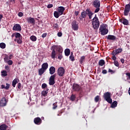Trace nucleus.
Here are the masks:
<instances>
[{
    "mask_svg": "<svg viewBox=\"0 0 130 130\" xmlns=\"http://www.w3.org/2000/svg\"><path fill=\"white\" fill-rule=\"evenodd\" d=\"M94 15V13L92 12V11L90 10V9L87 8L85 11L84 10L81 14V17L83 19H85V18H87V16H88L89 19L91 20L92 18H93V15Z\"/></svg>",
    "mask_w": 130,
    "mask_h": 130,
    "instance_id": "obj_1",
    "label": "nucleus"
},
{
    "mask_svg": "<svg viewBox=\"0 0 130 130\" xmlns=\"http://www.w3.org/2000/svg\"><path fill=\"white\" fill-rule=\"evenodd\" d=\"M66 9L63 7H59L57 8V11L54 12V16L55 18L57 19L59 17V16H61V15H63V12H64Z\"/></svg>",
    "mask_w": 130,
    "mask_h": 130,
    "instance_id": "obj_2",
    "label": "nucleus"
},
{
    "mask_svg": "<svg viewBox=\"0 0 130 130\" xmlns=\"http://www.w3.org/2000/svg\"><path fill=\"white\" fill-rule=\"evenodd\" d=\"M91 23L93 29H97L99 28V26H100V22L99 21V19L97 17V15H95L94 17L92 19Z\"/></svg>",
    "mask_w": 130,
    "mask_h": 130,
    "instance_id": "obj_3",
    "label": "nucleus"
},
{
    "mask_svg": "<svg viewBox=\"0 0 130 130\" xmlns=\"http://www.w3.org/2000/svg\"><path fill=\"white\" fill-rule=\"evenodd\" d=\"M100 32H101V35H106V34L108 33L107 25L104 24L101 25L100 27Z\"/></svg>",
    "mask_w": 130,
    "mask_h": 130,
    "instance_id": "obj_4",
    "label": "nucleus"
},
{
    "mask_svg": "<svg viewBox=\"0 0 130 130\" xmlns=\"http://www.w3.org/2000/svg\"><path fill=\"white\" fill-rule=\"evenodd\" d=\"M104 98L106 102L111 104L112 103V99H111V93L107 92L104 94Z\"/></svg>",
    "mask_w": 130,
    "mask_h": 130,
    "instance_id": "obj_5",
    "label": "nucleus"
},
{
    "mask_svg": "<svg viewBox=\"0 0 130 130\" xmlns=\"http://www.w3.org/2000/svg\"><path fill=\"white\" fill-rule=\"evenodd\" d=\"M66 74V70L63 67H60L57 70V75L59 77H63Z\"/></svg>",
    "mask_w": 130,
    "mask_h": 130,
    "instance_id": "obj_6",
    "label": "nucleus"
},
{
    "mask_svg": "<svg viewBox=\"0 0 130 130\" xmlns=\"http://www.w3.org/2000/svg\"><path fill=\"white\" fill-rule=\"evenodd\" d=\"M22 36H21V34L18 35V37H17L15 39L14 41L17 42L18 44H22L23 41H22Z\"/></svg>",
    "mask_w": 130,
    "mask_h": 130,
    "instance_id": "obj_7",
    "label": "nucleus"
},
{
    "mask_svg": "<svg viewBox=\"0 0 130 130\" xmlns=\"http://www.w3.org/2000/svg\"><path fill=\"white\" fill-rule=\"evenodd\" d=\"M129 11H130V5H126L125 6V8L124 10V15L128 16V14H129Z\"/></svg>",
    "mask_w": 130,
    "mask_h": 130,
    "instance_id": "obj_8",
    "label": "nucleus"
},
{
    "mask_svg": "<svg viewBox=\"0 0 130 130\" xmlns=\"http://www.w3.org/2000/svg\"><path fill=\"white\" fill-rule=\"evenodd\" d=\"M54 80H55V74L51 76L49 79V84L50 86H53L54 84H55V81H54Z\"/></svg>",
    "mask_w": 130,
    "mask_h": 130,
    "instance_id": "obj_9",
    "label": "nucleus"
},
{
    "mask_svg": "<svg viewBox=\"0 0 130 130\" xmlns=\"http://www.w3.org/2000/svg\"><path fill=\"white\" fill-rule=\"evenodd\" d=\"M72 29L74 30V31H77L79 29V24L77 23V21H74L72 23Z\"/></svg>",
    "mask_w": 130,
    "mask_h": 130,
    "instance_id": "obj_10",
    "label": "nucleus"
},
{
    "mask_svg": "<svg viewBox=\"0 0 130 130\" xmlns=\"http://www.w3.org/2000/svg\"><path fill=\"white\" fill-rule=\"evenodd\" d=\"M27 22L28 24H31V25H35V19L34 18L29 17L26 18Z\"/></svg>",
    "mask_w": 130,
    "mask_h": 130,
    "instance_id": "obj_11",
    "label": "nucleus"
},
{
    "mask_svg": "<svg viewBox=\"0 0 130 130\" xmlns=\"http://www.w3.org/2000/svg\"><path fill=\"white\" fill-rule=\"evenodd\" d=\"M13 31H21L22 30V28L21 27V25L19 24H16L14 25L13 27Z\"/></svg>",
    "mask_w": 130,
    "mask_h": 130,
    "instance_id": "obj_12",
    "label": "nucleus"
},
{
    "mask_svg": "<svg viewBox=\"0 0 130 130\" xmlns=\"http://www.w3.org/2000/svg\"><path fill=\"white\" fill-rule=\"evenodd\" d=\"M7 100L6 98H3L0 101V106L4 107L7 105Z\"/></svg>",
    "mask_w": 130,
    "mask_h": 130,
    "instance_id": "obj_13",
    "label": "nucleus"
},
{
    "mask_svg": "<svg viewBox=\"0 0 130 130\" xmlns=\"http://www.w3.org/2000/svg\"><path fill=\"white\" fill-rule=\"evenodd\" d=\"M73 89L74 91H80L81 90V86L79 84H74L72 86Z\"/></svg>",
    "mask_w": 130,
    "mask_h": 130,
    "instance_id": "obj_14",
    "label": "nucleus"
},
{
    "mask_svg": "<svg viewBox=\"0 0 130 130\" xmlns=\"http://www.w3.org/2000/svg\"><path fill=\"white\" fill-rule=\"evenodd\" d=\"M93 5L94 8H100V1L95 0L93 2Z\"/></svg>",
    "mask_w": 130,
    "mask_h": 130,
    "instance_id": "obj_15",
    "label": "nucleus"
},
{
    "mask_svg": "<svg viewBox=\"0 0 130 130\" xmlns=\"http://www.w3.org/2000/svg\"><path fill=\"white\" fill-rule=\"evenodd\" d=\"M122 52V49L118 48L116 49L115 51H113L112 53V54L117 55V54H118L119 53H120Z\"/></svg>",
    "mask_w": 130,
    "mask_h": 130,
    "instance_id": "obj_16",
    "label": "nucleus"
},
{
    "mask_svg": "<svg viewBox=\"0 0 130 130\" xmlns=\"http://www.w3.org/2000/svg\"><path fill=\"white\" fill-rule=\"evenodd\" d=\"M34 122L36 124H41V122H42V120L39 117H37L34 119Z\"/></svg>",
    "mask_w": 130,
    "mask_h": 130,
    "instance_id": "obj_17",
    "label": "nucleus"
},
{
    "mask_svg": "<svg viewBox=\"0 0 130 130\" xmlns=\"http://www.w3.org/2000/svg\"><path fill=\"white\" fill-rule=\"evenodd\" d=\"M120 22H121V23H122L123 25H128V20L125 18L120 19Z\"/></svg>",
    "mask_w": 130,
    "mask_h": 130,
    "instance_id": "obj_18",
    "label": "nucleus"
},
{
    "mask_svg": "<svg viewBox=\"0 0 130 130\" xmlns=\"http://www.w3.org/2000/svg\"><path fill=\"white\" fill-rule=\"evenodd\" d=\"M4 61L6 63H8L9 66H12L13 64V61L12 60H8V57L4 58Z\"/></svg>",
    "mask_w": 130,
    "mask_h": 130,
    "instance_id": "obj_19",
    "label": "nucleus"
},
{
    "mask_svg": "<svg viewBox=\"0 0 130 130\" xmlns=\"http://www.w3.org/2000/svg\"><path fill=\"white\" fill-rule=\"evenodd\" d=\"M50 75H53L55 73V68L54 67H51L49 69Z\"/></svg>",
    "mask_w": 130,
    "mask_h": 130,
    "instance_id": "obj_20",
    "label": "nucleus"
},
{
    "mask_svg": "<svg viewBox=\"0 0 130 130\" xmlns=\"http://www.w3.org/2000/svg\"><path fill=\"white\" fill-rule=\"evenodd\" d=\"M56 50L57 52H58V53H62V48L61 47H60V46H56Z\"/></svg>",
    "mask_w": 130,
    "mask_h": 130,
    "instance_id": "obj_21",
    "label": "nucleus"
},
{
    "mask_svg": "<svg viewBox=\"0 0 130 130\" xmlns=\"http://www.w3.org/2000/svg\"><path fill=\"white\" fill-rule=\"evenodd\" d=\"M42 68L46 71L47 69H48V63L47 62H45L42 64Z\"/></svg>",
    "mask_w": 130,
    "mask_h": 130,
    "instance_id": "obj_22",
    "label": "nucleus"
},
{
    "mask_svg": "<svg viewBox=\"0 0 130 130\" xmlns=\"http://www.w3.org/2000/svg\"><path fill=\"white\" fill-rule=\"evenodd\" d=\"M46 70H44L43 68H41L39 70V75L40 76H42L44 73H45Z\"/></svg>",
    "mask_w": 130,
    "mask_h": 130,
    "instance_id": "obj_23",
    "label": "nucleus"
},
{
    "mask_svg": "<svg viewBox=\"0 0 130 130\" xmlns=\"http://www.w3.org/2000/svg\"><path fill=\"white\" fill-rule=\"evenodd\" d=\"M107 39L109 40L114 41L115 39H116V37L113 35H109L108 36Z\"/></svg>",
    "mask_w": 130,
    "mask_h": 130,
    "instance_id": "obj_24",
    "label": "nucleus"
},
{
    "mask_svg": "<svg viewBox=\"0 0 130 130\" xmlns=\"http://www.w3.org/2000/svg\"><path fill=\"white\" fill-rule=\"evenodd\" d=\"M48 88L46 89V90H43L42 91V96H44V97H46V96H47V94H48Z\"/></svg>",
    "mask_w": 130,
    "mask_h": 130,
    "instance_id": "obj_25",
    "label": "nucleus"
},
{
    "mask_svg": "<svg viewBox=\"0 0 130 130\" xmlns=\"http://www.w3.org/2000/svg\"><path fill=\"white\" fill-rule=\"evenodd\" d=\"M18 81H19V79L15 78L13 81H12V86L15 88L16 87V85H17L18 83Z\"/></svg>",
    "mask_w": 130,
    "mask_h": 130,
    "instance_id": "obj_26",
    "label": "nucleus"
},
{
    "mask_svg": "<svg viewBox=\"0 0 130 130\" xmlns=\"http://www.w3.org/2000/svg\"><path fill=\"white\" fill-rule=\"evenodd\" d=\"M64 53H65V55L66 56H69V55H70V54H71V50H70V49H65Z\"/></svg>",
    "mask_w": 130,
    "mask_h": 130,
    "instance_id": "obj_27",
    "label": "nucleus"
},
{
    "mask_svg": "<svg viewBox=\"0 0 130 130\" xmlns=\"http://www.w3.org/2000/svg\"><path fill=\"white\" fill-rule=\"evenodd\" d=\"M7 128H8V126L5 124L0 125V130H6Z\"/></svg>",
    "mask_w": 130,
    "mask_h": 130,
    "instance_id": "obj_28",
    "label": "nucleus"
},
{
    "mask_svg": "<svg viewBox=\"0 0 130 130\" xmlns=\"http://www.w3.org/2000/svg\"><path fill=\"white\" fill-rule=\"evenodd\" d=\"M116 106H117V102L115 101L112 103L111 107V108H115Z\"/></svg>",
    "mask_w": 130,
    "mask_h": 130,
    "instance_id": "obj_29",
    "label": "nucleus"
},
{
    "mask_svg": "<svg viewBox=\"0 0 130 130\" xmlns=\"http://www.w3.org/2000/svg\"><path fill=\"white\" fill-rule=\"evenodd\" d=\"M1 74L2 77H7V76H8V72H7L6 70L2 71Z\"/></svg>",
    "mask_w": 130,
    "mask_h": 130,
    "instance_id": "obj_30",
    "label": "nucleus"
},
{
    "mask_svg": "<svg viewBox=\"0 0 130 130\" xmlns=\"http://www.w3.org/2000/svg\"><path fill=\"white\" fill-rule=\"evenodd\" d=\"M56 53H55V49H53L52 53H51V57L52 58H53L54 59V58H55V55H56Z\"/></svg>",
    "mask_w": 130,
    "mask_h": 130,
    "instance_id": "obj_31",
    "label": "nucleus"
},
{
    "mask_svg": "<svg viewBox=\"0 0 130 130\" xmlns=\"http://www.w3.org/2000/svg\"><path fill=\"white\" fill-rule=\"evenodd\" d=\"M99 64L101 67H103V66L105 64V61H104V60L103 59L100 60L99 62Z\"/></svg>",
    "mask_w": 130,
    "mask_h": 130,
    "instance_id": "obj_32",
    "label": "nucleus"
},
{
    "mask_svg": "<svg viewBox=\"0 0 130 130\" xmlns=\"http://www.w3.org/2000/svg\"><path fill=\"white\" fill-rule=\"evenodd\" d=\"M30 39L31 40V41L35 42L36 40H37V38L35 36H31L30 37Z\"/></svg>",
    "mask_w": 130,
    "mask_h": 130,
    "instance_id": "obj_33",
    "label": "nucleus"
},
{
    "mask_svg": "<svg viewBox=\"0 0 130 130\" xmlns=\"http://www.w3.org/2000/svg\"><path fill=\"white\" fill-rule=\"evenodd\" d=\"M19 34H20V33H19V32L13 33L11 37H12V38H14V37H15V38H17V37H18Z\"/></svg>",
    "mask_w": 130,
    "mask_h": 130,
    "instance_id": "obj_34",
    "label": "nucleus"
},
{
    "mask_svg": "<svg viewBox=\"0 0 130 130\" xmlns=\"http://www.w3.org/2000/svg\"><path fill=\"white\" fill-rule=\"evenodd\" d=\"M70 59L71 61H74V60H75V57H74V54L73 52H71V55L70 56Z\"/></svg>",
    "mask_w": 130,
    "mask_h": 130,
    "instance_id": "obj_35",
    "label": "nucleus"
},
{
    "mask_svg": "<svg viewBox=\"0 0 130 130\" xmlns=\"http://www.w3.org/2000/svg\"><path fill=\"white\" fill-rule=\"evenodd\" d=\"M6 57H7V60H10L9 59H12V57H13V55L10 54L9 56H8V55H5L4 58H6Z\"/></svg>",
    "mask_w": 130,
    "mask_h": 130,
    "instance_id": "obj_36",
    "label": "nucleus"
},
{
    "mask_svg": "<svg viewBox=\"0 0 130 130\" xmlns=\"http://www.w3.org/2000/svg\"><path fill=\"white\" fill-rule=\"evenodd\" d=\"M0 47L2 49H5V48H6V44H5V43H0Z\"/></svg>",
    "mask_w": 130,
    "mask_h": 130,
    "instance_id": "obj_37",
    "label": "nucleus"
},
{
    "mask_svg": "<svg viewBox=\"0 0 130 130\" xmlns=\"http://www.w3.org/2000/svg\"><path fill=\"white\" fill-rule=\"evenodd\" d=\"M75 99H76V95L74 94L71 95L70 97V100L71 101H75Z\"/></svg>",
    "mask_w": 130,
    "mask_h": 130,
    "instance_id": "obj_38",
    "label": "nucleus"
},
{
    "mask_svg": "<svg viewBox=\"0 0 130 130\" xmlns=\"http://www.w3.org/2000/svg\"><path fill=\"white\" fill-rule=\"evenodd\" d=\"M53 109H56L57 107V102H56L53 104Z\"/></svg>",
    "mask_w": 130,
    "mask_h": 130,
    "instance_id": "obj_39",
    "label": "nucleus"
},
{
    "mask_svg": "<svg viewBox=\"0 0 130 130\" xmlns=\"http://www.w3.org/2000/svg\"><path fill=\"white\" fill-rule=\"evenodd\" d=\"M99 99H100V96H99V95H97V96L94 98L95 102H98V101H99Z\"/></svg>",
    "mask_w": 130,
    "mask_h": 130,
    "instance_id": "obj_40",
    "label": "nucleus"
},
{
    "mask_svg": "<svg viewBox=\"0 0 130 130\" xmlns=\"http://www.w3.org/2000/svg\"><path fill=\"white\" fill-rule=\"evenodd\" d=\"M112 59H113V60H114V61H116V56H115L116 55H114V54H112Z\"/></svg>",
    "mask_w": 130,
    "mask_h": 130,
    "instance_id": "obj_41",
    "label": "nucleus"
},
{
    "mask_svg": "<svg viewBox=\"0 0 130 130\" xmlns=\"http://www.w3.org/2000/svg\"><path fill=\"white\" fill-rule=\"evenodd\" d=\"M126 77H127V80H130V73H126L125 74Z\"/></svg>",
    "mask_w": 130,
    "mask_h": 130,
    "instance_id": "obj_42",
    "label": "nucleus"
},
{
    "mask_svg": "<svg viewBox=\"0 0 130 130\" xmlns=\"http://www.w3.org/2000/svg\"><path fill=\"white\" fill-rule=\"evenodd\" d=\"M47 84H46V83H43L42 85V88L43 89H45V88H47Z\"/></svg>",
    "mask_w": 130,
    "mask_h": 130,
    "instance_id": "obj_43",
    "label": "nucleus"
},
{
    "mask_svg": "<svg viewBox=\"0 0 130 130\" xmlns=\"http://www.w3.org/2000/svg\"><path fill=\"white\" fill-rule=\"evenodd\" d=\"M114 64L116 67H119V64L118 63V61H117L116 60L114 61Z\"/></svg>",
    "mask_w": 130,
    "mask_h": 130,
    "instance_id": "obj_44",
    "label": "nucleus"
},
{
    "mask_svg": "<svg viewBox=\"0 0 130 130\" xmlns=\"http://www.w3.org/2000/svg\"><path fill=\"white\" fill-rule=\"evenodd\" d=\"M84 59H85V56H83L81 57V59H80L81 63H82V62L84 61Z\"/></svg>",
    "mask_w": 130,
    "mask_h": 130,
    "instance_id": "obj_45",
    "label": "nucleus"
},
{
    "mask_svg": "<svg viewBox=\"0 0 130 130\" xmlns=\"http://www.w3.org/2000/svg\"><path fill=\"white\" fill-rule=\"evenodd\" d=\"M96 9L94 11V13H98L100 11V7H95Z\"/></svg>",
    "mask_w": 130,
    "mask_h": 130,
    "instance_id": "obj_46",
    "label": "nucleus"
},
{
    "mask_svg": "<svg viewBox=\"0 0 130 130\" xmlns=\"http://www.w3.org/2000/svg\"><path fill=\"white\" fill-rule=\"evenodd\" d=\"M53 28H55V29H57L58 28V25L56 23H55L53 25Z\"/></svg>",
    "mask_w": 130,
    "mask_h": 130,
    "instance_id": "obj_47",
    "label": "nucleus"
},
{
    "mask_svg": "<svg viewBox=\"0 0 130 130\" xmlns=\"http://www.w3.org/2000/svg\"><path fill=\"white\" fill-rule=\"evenodd\" d=\"M52 7H53V5H52V4H48L47 6L48 9H51V8H52Z\"/></svg>",
    "mask_w": 130,
    "mask_h": 130,
    "instance_id": "obj_48",
    "label": "nucleus"
},
{
    "mask_svg": "<svg viewBox=\"0 0 130 130\" xmlns=\"http://www.w3.org/2000/svg\"><path fill=\"white\" fill-rule=\"evenodd\" d=\"M46 36H47V33H44L42 35V38H45Z\"/></svg>",
    "mask_w": 130,
    "mask_h": 130,
    "instance_id": "obj_49",
    "label": "nucleus"
},
{
    "mask_svg": "<svg viewBox=\"0 0 130 130\" xmlns=\"http://www.w3.org/2000/svg\"><path fill=\"white\" fill-rule=\"evenodd\" d=\"M9 88H10V84L7 83L6 84V86L5 87V89L6 90H9Z\"/></svg>",
    "mask_w": 130,
    "mask_h": 130,
    "instance_id": "obj_50",
    "label": "nucleus"
},
{
    "mask_svg": "<svg viewBox=\"0 0 130 130\" xmlns=\"http://www.w3.org/2000/svg\"><path fill=\"white\" fill-rule=\"evenodd\" d=\"M57 36H58V37H61V36H62V33L61 32H58Z\"/></svg>",
    "mask_w": 130,
    "mask_h": 130,
    "instance_id": "obj_51",
    "label": "nucleus"
},
{
    "mask_svg": "<svg viewBox=\"0 0 130 130\" xmlns=\"http://www.w3.org/2000/svg\"><path fill=\"white\" fill-rule=\"evenodd\" d=\"M58 58L59 59H61L62 58V55H61V53H59V55L58 56Z\"/></svg>",
    "mask_w": 130,
    "mask_h": 130,
    "instance_id": "obj_52",
    "label": "nucleus"
},
{
    "mask_svg": "<svg viewBox=\"0 0 130 130\" xmlns=\"http://www.w3.org/2000/svg\"><path fill=\"white\" fill-rule=\"evenodd\" d=\"M23 14L22 12H19L18 13V16L19 17H23Z\"/></svg>",
    "mask_w": 130,
    "mask_h": 130,
    "instance_id": "obj_53",
    "label": "nucleus"
},
{
    "mask_svg": "<svg viewBox=\"0 0 130 130\" xmlns=\"http://www.w3.org/2000/svg\"><path fill=\"white\" fill-rule=\"evenodd\" d=\"M5 70L7 71H9V70H10V67H9V66H5Z\"/></svg>",
    "mask_w": 130,
    "mask_h": 130,
    "instance_id": "obj_54",
    "label": "nucleus"
},
{
    "mask_svg": "<svg viewBox=\"0 0 130 130\" xmlns=\"http://www.w3.org/2000/svg\"><path fill=\"white\" fill-rule=\"evenodd\" d=\"M102 73L104 74H107V71H106V70H103L102 71Z\"/></svg>",
    "mask_w": 130,
    "mask_h": 130,
    "instance_id": "obj_55",
    "label": "nucleus"
},
{
    "mask_svg": "<svg viewBox=\"0 0 130 130\" xmlns=\"http://www.w3.org/2000/svg\"><path fill=\"white\" fill-rule=\"evenodd\" d=\"M3 17H4V16H3L2 14H0V22H1L2 19H3ZM0 27H1V24H0Z\"/></svg>",
    "mask_w": 130,
    "mask_h": 130,
    "instance_id": "obj_56",
    "label": "nucleus"
},
{
    "mask_svg": "<svg viewBox=\"0 0 130 130\" xmlns=\"http://www.w3.org/2000/svg\"><path fill=\"white\" fill-rule=\"evenodd\" d=\"M120 61L122 62V63H124V60L123 59L121 58L120 59Z\"/></svg>",
    "mask_w": 130,
    "mask_h": 130,
    "instance_id": "obj_57",
    "label": "nucleus"
},
{
    "mask_svg": "<svg viewBox=\"0 0 130 130\" xmlns=\"http://www.w3.org/2000/svg\"><path fill=\"white\" fill-rule=\"evenodd\" d=\"M1 88H2V89H6V86H5V85H2Z\"/></svg>",
    "mask_w": 130,
    "mask_h": 130,
    "instance_id": "obj_58",
    "label": "nucleus"
},
{
    "mask_svg": "<svg viewBox=\"0 0 130 130\" xmlns=\"http://www.w3.org/2000/svg\"><path fill=\"white\" fill-rule=\"evenodd\" d=\"M109 73H113V70L111 69H109Z\"/></svg>",
    "mask_w": 130,
    "mask_h": 130,
    "instance_id": "obj_59",
    "label": "nucleus"
},
{
    "mask_svg": "<svg viewBox=\"0 0 130 130\" xmlns=\"http://www.w3.org/2000/svg\"><path fill=\"white\" fill-rule=\"evenodd\" d=\"M18 89H20L21 88V83L18 84Z\"/></svg>",
    "mask_w": 130,
    "mask_h": 130,
    "instance_id": "obj_60",
    "label": "nucleus"
},
{
    "mask_svg": "<svg viewBox=\"0 0 130 130\" xmlns=\"http://www.w3.org/2000/svg\"><path fill=\"white\" fill-rule=\"evenodd\" d=\"M75 15H76V16H78V15H79V12L76 11L75 12Z\"/></svg>",
    "mask_w": 130,
    "mask_h": 130,
    "instance_id": "obj_61",
    "label": "nucleus"
},
{
    "mask_svg": "<svg viewBox=\"0 0 130 130\" xmlns=\"http://www.w3.org/2000/svg\"><path fill=\"white\" fill-rule=\"evenodd\" d=\"M42 119H44V117H42Z\"/></svg>",
    "mask_w": 130,
    "mask_h": 130,
    "instance_id": "obj_62",
    "label": "nucleus"
},
{
    "mask_svg": "<svg viewBox=\"0 0 130 130\" xmlns=\"http://www.w3.org/2000/svg\"><path fill=\"white\" fill-rule=\"evenodd\" d=\"M128 83H130V81H128Z\"/></svg>",
    "mask_w": 130,
    "mask_h": 130,
    "instance_id": "obj_63",
    "label": "nucleus"
},
{
    "mask_svg": "<svg viewBox=\"0 0 130 130\" xmlns=\"http://www.w3.org/2000/svg\"><path fill=\"white\" fill-rule=\"evenodd\" d=\"M39 1H42V0H39Z\"/></svg>",
    "mask_w": 130,
    "mask_h": 130,
    "instance_id": "obj_64",
    "label": "nucleus"
}]
</instances>
